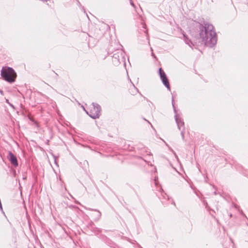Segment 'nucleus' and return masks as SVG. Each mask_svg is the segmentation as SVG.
Segmentation results:
<instances>
[{"label":"nucleus","instance_id":"3","mask_svg":"<svg viewBox=\"0 0 248 248\" xmlns=\"http://www.w3.org/2000/svg\"><path fill=\"white\" fill-rule=\"evenodd\" d=\"M93 107L90 109V111L86 110V113L93 119L98 118L100 115L101 108L99 105L95 103H92Z\"/></svg>","mask_w":248,"mask_h":248},{"label":"nucleus","instance_id":"12","mask_svg":"<svg viewBox=\"0 0 248 248\" xmlns=\"http://www.w3.org/2000/svg\"><path fill=\"white\" fill-rule=\"evenodd\" d=\"M163 141L165 143L166 145L169 147V149L172 151L173 152V153L175 155V153H174V152L173 151V150L169 146V145H168V144L167 143L165 142V141L164 140H163Z\"/></svg>","mask_w":248,"mask_h":248},{"label":"nucleus","instance_id":"10","mask_svg":"<svg viewBox=\"0 0 248 248\" xmlns=\"http://www.w3.org/2000/svg\"><path fill=\"white\" fill-rule=\"evenodd\" d=\"M185 127H183L181 131V135L182 136V138L183 140L185 139Z\"/></svg>","mask_w":248,"mask_h":248},{"label":"nucleus","instance_id":"17","mask_svg":"<svg viewBox=\"0 0 248 248\" xmlns=\"http://www.w3.org/2000/svg\"><path fill=\"white\" fill-rule=\"evenodd\" d=\"M152 55L153 57H155V55H154V53H153V52H152Z\"/></svg>","mask_w":248,"mask_h":248},{"label":"nucleus","instance_id":"18","mask_svg":"<svg viewBox=\"0 0 248 248\" xmlns=\"http://www.w3.org/2000/svg\"><path fill=\"white\" fill-rule=\"evenodd\" d=\"M78 4H79V5H80L79 1H78Z\"/></svg>","mask_w":248,"mask_h":248},{"label":"nucleus","instance_id":"4","mask_svg":"<svg viewBox=\"0 0 248 248\" xmlns=\"http://www.w3.org/2000/svg\"><path fill=\"white\" fill-rule=\"evenodd\" d=\"M124 52L122 49H118L112 56V62L114 65L117 66L121 63V61H124Z\"/></svg>","mask_w":248,"mask_h":248},{"label":"nucleus","instance_id":"2","mask_svg":"<svg viewBox=\"0 0 248 248\" xmlns=\"http://www.w3.org/2000/svg\"><path fill=\"white\" fill-rule=\"evenodd\" d=\"M1 76L2 78L9 83L15 82L16 74L11 67H3L1 70Z\"/></svg>","mask_w":248,"mask_h":248},{"label":"nucleus","instance_id":"16","mask_svg":"<svg viewBox=\"0 0 248 248\" xmlns=\"http://www.w3.org/2000/svg\"><path fill=\"white\" fill-rule=\"evenodd\" d=\"M144 120H145V121H146L147 122H148V123L150 124L151 125V127L153 128V125L151 124L147 120H146L145 119H144Z\"/></svg>","mask_w":248,"mask_h":248},{"label":"nucleus","instance_id":"14","mask_svg":"<svg viewBox=\"0 0 248 248\" xmlns=\"http://www.w3.org/2000/svg\"><path fill=\"white\" fill-rule=\"evenodd\" d=\"M130 4H131L133 7H135V5H134V4L133 2L131 0H130Z\"/></svg>","mask_w":248,"mask_h":248},{"label":"nucleus","instance_id":"1","mask_svg":"<svg viewBox=\"0 0 248 248\" xmlns=\"http://www.w3.org/2000/svg\"><path fill=\"white\" fill-rule=\"evenodd\" d=\"M196 27L199 30V35L205 46L209 47L215 46L217 42V36L212 24L204 23V25L197 23Z\"/></svg>","mask_w":248,"mask_h":248},{"label":"nucleus","instance_id":"5","mask_svg":"<svg viewBox=\"0 0 248 248\" xmlns=\"http://www.w3.org/2000/svg\"><path fill=\"white\" fill-rule=\"evenodd\" d=\"M171 102L173 108V110L174 113H175V120L177 124L178 128L179 129V130H181L183 127H185L184 122L183 121V120L181 117H180L177 114L176 110L174 106V99L173 96L172 97Z\"/></svg>","mask_w":248,"mask_h":248},{"label":"nucleus","instance_id":"6","mask_svg":"<svg viewBox=\"0 0 248 248\" xmlns=\"http://www.w3.org/2000/svg\"><path fill=\"white\" fill-rule=\"evenodd\" d=\"M159 75L164 85L167 88L168 90H170V87L169 80L165 73L161 68L159 69Z\"/></svg>","mask_w":248,"mask_h":248},{"label":"nucleus","instance_id":"13","mask_svg":"<svg viewBox=\"0 0 248 248\" xmlns=\"http://www.w3.org/2000/svg\"><path fill=\"white\" fill-rule=\"evenodd\" d=\"M157 179H158V178L157 177H155L154 179V181H155V185L157 186V184H158V182H157Z\"/></svg>","mask_w":248,"mask_h":248},{"label":"nucleus","instance_id":"7","mask_svg":"<svg viewBox=\"0 0 248 248\" xmlns=\"http://www.w3.org/2000/svg\"><path fill=\"white\" fill-rule=\"evenodd\" d=\"M7 158L13 166L15 167L18 166L17 158L11 151L9 152Z\"/></svg>","mask_w":248,"mask_h":248},{"label":"nucleus","instance_id":"15","mask_svg":"<svg viewBox=\"0 0 248 248\" xmlns=\"http://www.w3.org/2000/svg\"><path fill=\"white\" fill-rule=\"evenodd\" d=\"M133 86L134 89L135 90V91L137 92H138V89L135 88V87L134 86V85L133 84Z\"/></svg>","mask_w":248,"mask_h":248},{"label":"nucleus","instance_id":"11","mask_svg":"<svg viewBox=\"0 0 248 248\" xmlns=\"http://www.w3.org/2000/svg\"><path fill=\"white\" fill-rule=\"evenodd\" d=\"M6 102L8 103L9 105V106H11L12 108H15L14 106L11 103H10L8 99L6 100Z\"/></svg>","mask_w":248,"mask_h":248},{"label":"nucleus","instance_id":"8","mask_svg":"<svg viewBox=\"0 0 248 248\" xmlns=\"http://www.w3.org/2000/svg\"><path fill=\"white\" fill-rule=\"evenodd\" d=\"M91 210L94 211L95 212L92 214V216L93 217L94 220L97 221L99 219L101 216V212L96 210L91 209Z\"/></svg>","mask_w":248,"mask_h":248},{"label":"nucleus","instance_id":"9","mask_svg":"<svg viewBox=\"0 0 248 248\" xmlns=\"http://www.w3.org/2000/svg\"><path fill=\"white\" fill-rule=\"evenodd\" d=\"M183 36L185 43L186 44H187L190 47H192V45H194L193 43L186 36L185 34H183Z\"/></svg>","mask_w":248,"mask_h":248}]
</instances>
